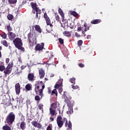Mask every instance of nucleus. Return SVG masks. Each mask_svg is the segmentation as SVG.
I'll return each instance as SVG.
<instances>
[{
	"instance_id": "1",
	"label": "nucleus",
	"mask_w": 130,
	"mask_h": 130,
	"mask_svg": "<svg viewBox=\"0 0 130 130\" xmlns=\"http://www.w3.org/2000/svg\"><path fill=\"white\" fill-rule=\"evenodd\" d=\"M57 124L58 127H62V125H63V123H64V125L66 127H68V129L72 130L73 128V125L72 124V122L71 121H69L68 123V119L66 117H61V116H58L57 117Z\"/></svg>"
},
{
	"instance_id": "2",
	"label": "nucleus",
	"mask_w": 130,
	"mask_h": 130,
	"mask_svg": "<svg viewBox=\"0 0 130 130\" xmlns=\"http://www.w3.org/2000/svg\"><path fill=\"white\" fill-rule=\"evenodd\" d=\"M45 88V85L43 81H36L35 84V92L37 95L43 97V90Z\"/></svg>"
},
{
	"instance_id": "3",
	"label": "nucleus",
	"mask_w": 130,
	"mask_h": 130,
	"mask_svg": "<svg viewBox=\"0 0 130 130\" xmlns=\"http://www.w3.org/2000/svg\"><path fill=\"white\" fill-rule=\"evenodd\" d=\"M16 119V115L14 112H11L7 116L5 120V123H7L9 125H12Z\"/></svg>"
},
{
	"instance_id": "4",
	"label": "nucleus",
	"mask_w": 130,
	"mask_h": 130,
	"mask_svg": "<svg viewBox=\"0 0 130 130\" xmlns=\"http://www.w3.org/2000/svg\"><path fill=\"white\" fill-rule=\"evenodd\" d=\"M13 42L16 47L19 50H21V51H25V48L23 47V42H22V40L19 38H16L13 40Z\"/></svg>"
},
{
	"instance_id": "5",
	"label": "nucleus",
	"mask_w": 130,
	"mask_h": 130,
	"mask_svg": "<svg viewBox=\"0 0 130 130\" xmlns=\"http://www.w3.org/2000/svg\"><path fill=\"white\" fill-rule=\"evenodd\" d=\"M27 39L28 40V46L29 47H33L34 45H36L37 40L34 38L33 34L29 32L27 35Z\"/></svg>"
},
{
	"instance_id": "6",
	"label": "nucleus",
	"mask_w": 130,
	"mask_h": 130,
	"mask_svg": "<svg viewBox=\"0 0 130 130\" xmlns=\"http://www.w3.org/2000/svg\"><path fill=\"white\" fill-rule=\"evenodd\" d=\"M13 67H14V63H13V61H11L4 70L5 76H8V75H10L12 73Z\"/></svg>"
},
{
	"instance_id": "7",
	"label": "nucleus",
	"mask_w": 130,
	"mask_h": 130,
	"mask_svg": "<svg viewBox=\"0 0 130 130\" xmlns=\"http://www.w3.org/2000/svg\"><path fill=\"white\" fill-rule=\"evenodd\" d=\"M44 18L46 21V23L47 26H50L51 28H52V27H53V25H52V23H51L50 18H49L48 15H47V13L46 12L44 14Z\"/></svg>"
},
{
	"instance_id": "8",
	"label": "nucleus",
	"mask_w": 130,
	"mask_h": 130,
	"mask_svg": "<svg viewBox=\"0 0 130 130\" xmlns=\"http://www.w3.org/2000/svg\"><path fill=\"white\" fill-rule=\"evenodd\" d=\"M21 120H22V121L20 123V129L24 130L26 129V122H25V117L24 116L22 115Z\"/></svg>"
},
{
	"instance_id": "9",
	"label": "nucleus",
	"mask_w": 130,
	"mask_h": 130,
	"mask_svg": "<svg viewBox=\"0 0 130 130\" xmlns=\"http://www.w3.org/2000/svg\"><path fill=\"white\" fill-rule=\"evenodd\" d=\"M44 48V43H41V45L40 44H38L36 45L35 47V50L36 51H41L42 50H43Z\"/></svg>"
},
{
	"instance_id": "10",
	"label": "nucleus",
	"mask_w": 130,
	"mask_h": 130,
	"mask_svg": "<svg viewBox=\"0 0 130 130\" xmlns=\"http://www.w3.org/2000/svg\"><path fill=\"white\" fill-rule=\"evenodd\" d=\"M15 92L17 95H19L20 93H21V85H20L19 83H16L15 84Z\"/></svg>"
},
{
	"instance_id": "11",
	"label": "nucleus",
	"mask_w": 130,
	"mask_h": 130,
	"mask_svg": "<svg viewBox=\"0 0 130 130\" xmlns=\"http://www.w3.org/2000/svg\"><path fill=\"white\" fill-rule=\"evenodd\" d=\"M31 124L35 127H37L38 128H41L42 127V125L40 123L37 122L36 121H32L31 122Z\"/></svg>"
},
{
	"instance_id": "12",
	"label": "nucleus",
	"mask_w": 130,
	"mask_h": 130,
	"mask_svg": "<svg viewBox=\"0 0 130 130\" xmlns=\"http://www.w3.org/2000/svg\"><path fill=\"white\" fill-rule=\"evenodd\" d=\"M39 74L40 76V79H43L45 76V72L42 68L39 70Z\"/></svg>"
},
{
	"instance_id": "13",
	"label": "nucleus",
	"mask_w": 130,
	"mask_h": 130,
	"mask_svg": "<svg viewBox=\"0 0 130 130\" xmlns=\"http://www.w3.org/2000/svg\"><path fill=\"white\" fill-rule=\"evenodd\" d=\"M8 35V36L9 37V39H10V40H14V39H15V38L16 37V34L13 33V32H9Z\"/></svg>"
},
{
	"instance_id": "14",
	"label": "nucleus",
	"mask_w": 130,
	"mask_h": 130,
	"mask_svg": "<svg viewBox=\"0 0 130 130\" xmlns=\"http://www.w3.org/2000/svg\"><path fill=\"white\" fill-rule=\"evenodd\" d=\"M28 81H34V74L33 73H29L27 75Z\"/></svg>"
},
{
	"instance_id": "15",
	"label": "nucleus",
	"mask_w": 130,
	"mask_h": 130,
	"mask_svg": "<svg viewBox=\"0 0 130 130\" xmlns=\"http://www.w3.org/2000/svg\"><path fill=\"white\" fill-rule=\"evenodd\" d=\"M58 13L60 15L62 18V21H64V14H63V12L61 9L59 8L58 9Z\"/></svg>"
},
{
	"instance_id": "16",
	"label": "nucleus",
	"mask_w": 130,
	"mask_h": 130,
	"mask_svg": "<svg viewBox=\"0 0 130 130\" xmlns=\"http://www.w3.org/2000/svg\"><path fill=\"white\" fill-rule=\"evenodd\" d=\"M25 89L26 91H31L32 90V84L30 83L27 84L25 86Z\"/></svg>"
},
{
	"instance_id": "17",
	"label": "nucleus",
	"mask_w": 130,
	"mask_h": 130,
	"mask_svg": "<svg viewBox=\"0 0 130 130\" xmlns=\"http://www.w3.org/2000/svg\"><path fill=\"white\" fill-rule=\"evenodd\" d=\"M30 6L32 9L34 10V11H35L38 8V7H38V5H37V4L34 3L33 2L30 3Z\"/></svg>"
},
{
	"instance_id": "18",
	"label": "nucleus",
	"mask_w": 130,
	"mask_h": 130,
	"mask_svg": "<svg viewBox=\"0 0 130 130\" xmlns=\"http://www.w3.org/2000/svg\"><path fill=\"white\" fill-rule=\"evenodd\" d=\"M63 35L66 37H71L72 36V32L69 31H64L63 32Z\"/></svg>"
},
{
	"instance_id": "19",
	"label": "nucleus",
	"mask_w": 130,
	"mask_h": 130,
	"mask_svg": "<svg viewBox=\"0 0 130 130\" xmlns=\"http://www.w3.org/2000/svg\"><path fill=\"white\" fill-rule=\"evenodd\" d=\"M90 23L92 24H99V23H101V19H94L92 20Z\"/></svg>"
},
{
	"instance_id": "20",
	"label": "nucleus",
	"mask_w": 130,
	"mask_h": 130,
	"mask_svg": "<svg viewBox=\"0 0 130 130\" xmlns=\"http://www.w3.org/2000/svg\"><path fill=\"white\" fill-rule=\"evenodd\" d=\"M51 107L52 109H56V108H57V102H55L52 103L51 105Z\"/></svg>"
},
{
	"instance_id": "21",
	"label": "nucleus",
	"mask_w": 130,
	"mask_h": 130,
	"mask_svg": "<svg viewBox=\"0 0 130 130\" xmlns=\"http://www.w3.org/2000/svg\"><path fill=\"white\" fill-rule=\"evenodd\" d=\"M50 114L51 116H54L55 115V110H53V109L50 108Z\"/></svg>"
},
{
	"instance_id": "22",
	"label": "nucleus",
	"mask_w": 130,
	"mask_h": 130,
	"mask_svg": "<svg viewBox=\"0 0 130 130\" xmlns=\"http://www.w3.org/2000/svg\"><path fill=\"white\" fill-rule=\"evenodd\" d=\"M73 112H74V110H73V107H71L68 109V111H67V114H69V115H71V114H73Z\"/></svg>"
},
{
	"instance_id": "23",
	"label": "nucleus",
	"mask_w": 130,
	"mask_h": 130,
	"mask_svg": "<svg viewBox=\"0 0 130 130\" xmlns=\"http://www.w3.org/2000/svg\"><path fill=\"white\" fill-rule=\"evenodd\" d=\"M35 30H36V31H37V32H39V33H41L42 31H41V28H40V26L38 25H36L35 26Z\"/></svg>"
},
{
	"instance_id": "24",
	"label": "nucleus",
	"mask_w": 130,
	"mask_h": 130,
	"mask_svg": "<svg viewBox=\"0 0 130 130\" xmlns=\"http://www.w3.org/2000/svg\"><path fill=\"white\" fill-rule=\"evenodd\" d=\"M70 14L72 16H74V17H77L78 14V13L75 11H70Z\"/></svg>"
},
{
	"instance_id": "25",
	"label": "nucleus",
	"mask_w": 130,
	"mask_h": 130,
	"mask_svg": "<svg viewBox=\"0 0 130 130\" xmlns=\"http://www.w3.org/2000/svg\"><path fill=\"white\" fill-rule=\"evenodd\" d=\"M69 82H70V83H71L72 84H74V85H75V84H76V78H70L69 80Z\"/></svg>"
},
{
	"instance_id": "26",
	"label": "nucleus",
	"mask_w": 130,
	"mask_h": 130,
	"mask_svg": "<svg viewBox=\"0 0 130 130\" xmlns=\"http://www.w3.org/2000/svg\"><path fill=\"white\" fill-rule=\"evenodd\" d=\"M8 3L10 5H15V4H17V0H9Z\"/></svg>"
},
{
	"instance_id": "27",
	"label": "nucleus",
	"mask_w": 130,
	"mask_h": 130,
	"mask_svg": "<svg viewBox=\"0 0 130 130\" xmlns=\"http://www.w3.org/2000/svg\"><path fill=\"white\" fill-rule=\"evenodd\" d=\"M55 94L56 96H57V90L56 89H54L51 92V95Z\"/></svg>"
},
{
	"instance_id": "28",
	"label": "nucleus",
	"mask_w": 130,
	"mask_h": 130,
	"mask_svg": "<svg viewBox=\"0 0 130 130\" xmlns=\"http://www.w3.org/2000/svg\"><path fill=\"white\" fill-rule=\"evenodd\" d=\"M69 28H70V29H74V28H76V25H75V23H71L69 25Z\"/></svg>"
},
{
	"instance_id": "29",
	"label": "nucleus",
	"mask_w": 130,
	"mask_h": 130,
	"mask_svg": "<svg viewBox=\"0 0 130 130\" xmlns=\"http://www.w3.org/2000/svg\"><path fill=\"white\" fill-rule=\"evenodd\" d=\"M7 29L8 32H11V31L13 30V28H12V27L10 24H9L8 25H7Z\"/></svg>"
},
{
	"instance_id": "30",
	"label": "nucleus",
	"mask_w": 130,
	"mask_h": 130,
	"mask_svg": "<svg viewBox=\"0 0 130 130\" xmlns=\"http://www.w3.org/2000/svg\"><path fill=\"white\" fill-rule=\"evenodd\" d=\"M3 130H11V127L8 125H5L3 126Z\"/></svg>"
},
{
	"instance_id": "31",
	"label": "nucleus",
	"mask_w": 130,
	"mask_h": 130,
	"mask_svg": "<svg viewBox=\"0 0 130 130\" xmlns=\"http://www.w3.org/2000/svg\"><path fill=\"white\" fill-rule=\"evenodd\" d=\"M13 18L14 16L12 14H8L7 16V18L9 20V21H11V20H13Z\"/></svg>"
},
{
	"instance_id": "32",
	"label": "nucleus",
	"mask_w": 130,
	"mask_h": 130,
	"mask_svg": "<svg viewBox=\"0 0 130 130\" xmlns=\"http://www.w3.org/2000/svg\"><path fill=\"white\" fill-rule=\"evenodd\" d=\"M1 37H3L4 39H7V34L6 32H3L2 34L1 35Z\"/></svg>"
},
{
	"instance_id": "33",
	"label": "nucleus",
	"mask_w": 130,
	"mask_h": 130,
	"mask_svg": "<svg viewBox=\"0 0 130 130\" xmlns=\"http://www.w3.org/2000/svg\"><path fill=\"white\" fill-rule=\"evenodd\" d=\"M5 70H6V67H5V66L0 65V72H4Z\"/></svg>"
},
{
	"instance_id": "34",
	"label": "nucleus",
	"mask_w": 130,
	"mask_h": 130,
	"mask_svg": "<svg viewBox=\"0 0 130 130\" xmlns=\"http://www.w3.org/2000/svg\"><path fill=\"white\" fill-rule=\"evenodd\" d=\"M40 99H42V98H41H41L39 95H36L35 97V100H36V101H40Z\"/></svg>"
},
{
	"instance_id": "35",
	"label": "nucleus",
	"mask_w": 130,
	"mask_h": 130,
	"mask_svg": "<svg viewBox=\"0 0 130 130\" xmlns=\"http://www.w3.org/2000/svg\"><path fill=\"white\" fill-rule=\"evenodd\" d=\"M38 107H39L40 110H42V111H43V104H40L38 105Z\"/></svg>"
},
{
	"instance_id": "36",
	"label": "nucleus",
	"mask_w": 130,
	"mask_h": 130,
	"mask_svg": "<svg viewBox=\"0 0 130 130\" xmlns=\"http://www.w3.org/2000/svg\"><path fill=\"white\" fill-rule=\"evenodd\" d=\"M71 86L72 87V88L74 89V90L79 89V86H78V85H74L72 84Z\"/></svg>"
},
{
	"instance_id": "37",
	"label": "nucleus",
	"mask_w": 130,
	"mask_h": 130,
	"mask_svg": "<svg viewBox=\"0 0 130 130\" xmlns=\"http://www.w3.org/2000/svg\"><path fill=\"white\" fill-rule=\"evenodd\" d=\"M55 20L56 21H57L58 22V21H59V16H58V14H55Z\"/></svg>"
},
{
	"instance_id": "38",
	"label": "nucleus",
	"mask_w": 130,
	"mask_h": 130,
	"mask_svg": "<svg viewBox=\"0 0 130 130\" xmlns=\"http://www.w3.org/2000/svg\"><path fill=\"white\" fill-rule=\"evenodd\" d=\"M3 45H4V46H6V47H8V46H9V45L8 44V42H7V41L6 40L3 41Z\"/></svg>"
},
{
	"instance_id": "39",
	"label": "nucleus",
	"mask_w": 130,
	"mask_h": 130,
	"mask_svg": "<svg viewBox=\"0 0 130 130\" xmlns=\"http://www.w3.org/2000/svg\"><path fill=\"white\" fill-rule=\"evenodd\" d=\"M77 44L78 46H82V44H83V41L79 40L78 41Z\"/></svg>"
},
{
	"instance_id": "40",
	"label": "nucleus",
	"mask_w": 130,
	"mask_h": 130,
	"mask_svg": "<svg viewBox=\"0 0 130 130\" xmlns=\"http://www.w3.org/2000/svg\"><path fill=\"white\" fill-rule=\"evenodd\" d=\"M35 12H36L37 14H39L40 15L41 14V10L38 8L35 10Z\"/></svg>"
},
{
	"instance_id": "41",
	"label": "nucleus",
	"mask_w": 130,
	"mask_h": 130,
	"mask_svg": "<svg viewBox=\"0 0 130 130\" xmlns=\"http://www.w3.org/2000/svg\"><path fill=\"white\" fill-rule=\"evenodd\" d=\"M58 41H59L60 44H61V45L63 44V39H62L61 38H59Z\"/></svg>"
},
{
	"instance_id": "42",
	"label": "nucleus",
	"mask_w": 130,
	"mask_h": 130,
	"mask_svg": "<svg viewBox=\"0 0 130 130\" xmlns=\"http://www.w3.org/2000/svg\"><path fill=\"white\" fill-rule=\"evenodd\" d=\"M47 130H52V125L49 124L47 128Z\"/></svg>"
},
{
	"instance_id": "43",
	"label": "nucleus",
	"mask_w": 130,
	"mask_h": 130,
	"mask_svg": "<svg viewBox=\"0 0 130 130\" xmlns=\"http://www.w3.org/2000/svg\"><path fill=\"white\" fill-rule=\"evenodd\" d=\"M61 86V85H60V84H55L54 88L55 89H58V88H59V87H60Z\"/></svg>"
},
{
	"instance_id": "44",
	"label": "nucleus",
	"mask_w": 130,
	"mask_h": 130,
	"mask_svg": "<svg viewBox=\"0 0 130 130\" xmlns=\"http://www.w3.org/2000/svg\"><path fill=\"white\" fill-rule=\"evenodd\" d=\"M75 36L76 37H77V38H80V37H81V35H80V34L77 32H75Z\"/></svg>"
},
{
	"instance_id": "45",
	"label": "nucleus",
	"mask_w": 130,
	"mask_h": 130,
	"mask_svg": "<svg viewBox=\"0 0 130 130\" xmlns=\"http://www.w3.org/2000/svg\"><path fill=\"white\" fill-rule=\"evenodd\" d=\"M78 66L80 67V68H84L85 67V64L82 63H80L79 64H78Z\"/></svg>"
},
{
	"instance_id": "46",
	"label": "nucleus",
	"mask_w": 130,
	"mask_h": 130,
	"mask_svg": "<svg viewBox=\"0 0 130 130\" xmlns=\"http://www.w3.org/2000/svg\"><path fill=\"white\" fill-rule=\"evenodd\" d=\"M47 89H48V94H51V88H50V87H48Z\"/></svg>"
},
{
	"instance_id": "47",
	"label": "nucleus",
	"mask_w": 130,
	"mask_h": 130,
	"mask_svg": "<svg viewBox=\"0 0 130 130\" xmlns=\"http://www.w3.org/2000/svg\"><path fill=\"white\" fill-rule=\"evenodd\" d=\"M80 31H82V26H79L77 28V31L80 32Z\"/></svg>"
},
{
	"instance_id": "48",
	"label": "nucleus",
	"mask_w": 130,
	"mask_h": 130,
	"mask_svg": "<svg viewBox=\"0 0 130 130\" xmlns=\"http://www.w3.org/2000/svg\"><path fill=\"white\" fill-rule=\"evenodd\" d=\"M89 27H85L84 28V32H87V31H88V30H89Z\"/></svg>"
},
{
	"instance_id": "49",
	"label": "nucleus",
	"mask_w": 130,
	"mask_h": 130,
	"mask_svg": "<svg viewBox=\"0 0 130 130\" xmlns=\"http://www.w3.org/2000/svg\"><path fill=\"white\" fill-rule=\"evenodd\" d=\"M6 63H9V62H10V59L9 58H6Z\"/></svg>"
},
{
	"instance_id": "50",
	"label": "nucleus",
	"mask_w": 130,
	"mask_h": 130,
	"mask_svg": "<svg viewBox=\"0 0 130 130\" xmlns=\"http://www.w3.org/2000/svg\"><path fill=\"white\" fill-rule=\"evenodd\" d=\"M3 49V48L2 47V46H0V58L2 57V52L1 51V50H2Z\"/></svg>"
},
{
	"instance_id": "51",
	"label": "nucleus",
	"mask_w": 130,
	"mask_h": 130,
	"mask_svg": "<svg viewBox=\"0 0 130 130\" xmlns=\"http://www.w3.org/2000/svg\"><path fill=\"white\" fill-rule=\"evenodd\" d=\"M82 34H83L84 37H86V32H85L84 31V30H82Z\"/></svg>"
},
{
	"instance_id": "52",
	"label": "nucleus",
	"mask_w": 130,
	"mask_h": 130,
	"mask_svg": "<svg viewBox=\"0 0 130 130\" xmlns=\"http://www.w3.org/2000/svg\"><path fill=\"white\" fill-rule=\"evenodd\" d=\"M87 39H91V35H87Z\"/></svg>"
},
{
	"instance_id": "53",
	"label": "nucleus",
	"mask_w": 130,
	"mask_h": 130,
	"mask_svg": "<svg viewBox=\"0 0 130 130\" xmlns=\"http://www.w3.org/2000/svg\"><path fill=\"white\" fill-rule=\"evenodd\" d=\"M50 120H51V121H53V120H54V118H53V117H50Z\"/></svg>"
},
{
	"instance_id": "54",
	"label": "nucleus",
	"mask_w": 130,
	"mask_h": 130,
	"mask_svg": "<svg viewBox=\"0 0 130 130\" xmlns=\"http://www.w3.org/2000/svg\"><path fill=\"white\" fill-rule=\"evenodd\" d=\"M84 26L85 27V28H87V23H84Z\"/></svg>"
},
{
	"instance_id": "55",
	"label": "nucleus",
	"mask_w": 130,
	"mask_h": 130,
	"mask_svg": "<svg viewBox=\"0 0 130 130\" xmlns=\"http://www.w3.org/2000/svg\"><path fill=\"white\" fill-rule=\"evenodd\" d=\"M36 18H38V13H36Z\"/></svg>"
},
{
	"instance_id": "56",
	"label": "nucleus",
	"mask_w": 130,
	"mask_h": 130,
	"mask_svg": "<svg viewBox=\"0 0 130 130\" xmlns=\"http://www.w3.org/2000/svg\"><path fill=\"white\" fill-rule=\"evenodd\" d=\"M58 111H59V113H60V109H57Z\"/></svg>"
},
{
	"instance_id": "57",
	"label": "nucleus",
	"mask_w": 130,
	"mask_h": 130,
	"mask_svg": "<svg viewBox=\"0 0 130 130\" xmlns=\"http://www.w3.org/2000/svg\"><path fill=\"white\" fill-rule=\"evenodd\" d=\"M9 49H10V50L12 49V47L11 46H9Z\"/></svg>"
},
{
	"instance_id": "58",
	"label": "nucleus",
	"mask_w": 130,
	"mask_h": 130,
	"mask_svg": "<svg viewBox=\"0 0 130 130\" xmlns=\"http://www.w3.org/2000/svg\"><path fill=\"white\" fill-rule=\"evenodd\" d=\"M45 80L46 81H48V79H47V78H45Z\"/></svg>"
},
{
	"instance_id": "59",
	"label": "nucleus",
	"mask_w": 130,
	"mask_h": 130,
	"mask_svg": "<svg viewBox=\"0 0 130 130\" xmlns=\"http://www.w3.org/2000/svg\"><path fill=\"white\" fill-rule=\"evenodd\" d=\"M63 68L64 69H66V65H63Z\"/></svg>"
},
{
	"instance_id": "60",
	"label": "nucleus",
	"mask_w": 130,
	"mask_h": 130,
	"mask_svg": "<svg viewBox=\"0 0 130 130\" xmlns=\"http://www.w3.org/2000/svg\"><path fill=\"white\" fill-rule=\"evenodd\" d=\"M23 2H22V5H24V4H23Z\"/></svg>"
},
{
	"instance_id": "61",
	"label": "nucleus",
	"mask_w": 130,
	"mask_h": 130,
	"mask_svg": "<svg viewBox=\"0 0 130 130\" xmlns=\"http://www.w3.org/2000/svg\"><path fill=\"white\" fill-rule=\"evenodd\" d=\"M17 125H19V124H17Z\"/></svg>"
},
{
	"instance_id": "62",
	"label": "nucleus",
	"mask_w": 130,
	"mask_h": 130,
	"mask_svg": "<svg viewBox=\"0 0 130 130\" xmlns=\"http://www.w3.org/2000/svg\"><path fill=\"white\" fill-rule=\"evenodd\" d=\"M34 13L35 14V12H34Z\"/></svg>"
}]
</instances>
